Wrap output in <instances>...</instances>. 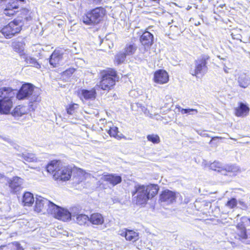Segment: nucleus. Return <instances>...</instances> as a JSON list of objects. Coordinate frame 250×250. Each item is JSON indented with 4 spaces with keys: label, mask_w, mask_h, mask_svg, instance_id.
Listing matches in <instances>:
<instances>
[{
    "label": "nucleus",
    "mask_w": 250,
    "mask_h": 250,
    "mask_svg": "<svg viewBox=\"0 0 250 250\" xmlns=\"http://www.w3.org/2000/svg\"><path fill=\"white\" fill-rule=\"evenodd\" d=\"M89 3L100 4L102 0H87Z\"/></svg>",
    "instance_id": "c03bdc74"
},
{
    "label": "nucleus",
    "mask_w": 250,
    "mask_h": 250,
    "mask_svg": "<svg viewBox=\"0 0 250 250\" xmlns=\"http://www.w3.org/2000/svg\"><path fill=\"white\" fill-rule=\"evenodd\" d=\"M219 138H221V137H214L212 138L211 141L214 140H215L216 139H219Z\"/></svg>",
    "instance_id": "8fccbe9b"
},
{
    "label": "nucleus",
    "mask_w": 250,
    "mask_h": 250,
    "mask_svg": "<svg viewBox=\"0 0 250 250\" xmlns=\"http://www.w3.org/2000/svg\"><path fill=\"white\" fill-rule=\"evenodd\" d=\"M16 95V90L9 87H3L0 88V100H12Z\"/></svg>",
    "instance_id": "4468645a"
},
{
    "label": "nucleus",
    "mask_w": 250,
    "mask_h": 250,
    "mask_svg": "<svg viewBox=\"0 0 250 250\" xmlns=\"http://www.w3.org/2000/svg\"><path fill=\"white\" fill-rule=\"evenodd\" d=\"M237 83L240 87L246 88L250 84V78L246 73L240 74L237 78Z\"/></svg>",
    "instance_id": "b1692460"
},
{
    "label": "nucleus",
    "mask_w": 250,
    "mask_h": 250,
    "mask_svg": "<svg viewBox=\"0 0 250 250\" xmlns=\"http://www.w3.org/2000/svg\"><path fill=\"white\" fill-rule=\"evenodd\" d=\"M7 0H0V6H2L5 5Z\"/></svg>",
    "instance_id": "49530a36"
},
{
    "label": "nucleus",
    "mask_w": 250,
    "mask_h": 250,
    "mask_svg": "<svg viewBox=\"0 0 250 250\" xmlns=\"http://www.w3.org/2000/svg\"><path fill=\"white\" fill-rule=\"evenodd\" d=\"M21 12L22 16L18 17L0 30V32L5 38L10 39L19 33L22 26L31 20L30 13L28 9L22 8L21 9Z\"/></svg>",
    "instance_id": "f257e3e1"
},
{
    "label": "nucleus",
    "mask_w": 250,
    "mask_h": 250,
    "mask_svg": "<svg viewBox=\"0 0 250 250\" xmlns=\"http://www.w3.org/2000/svg\"><path fill=\"white\" fill-rule=\"evenodd\" d=\"M17 108H15V109H14V110H15V112H16V111H17Z\"/></svg>",
    "instance_id": "3c124183"
},
{
    "label": "nucleus",
    "mask_w": 250,
    "mask_h": 250,
    "mask_svg": "<svg viewBox=\"0 0 250 250\" xmlns=\"http://www.w3.org/2000/svg\"><path fill=\"white\" fill-rule=\"evenodd\" d=\"M79 107V105L76 104H72L66 107L67 113L69 115H73L75 110Z\"/></svg>",
    "instance_id": "c9c22d12"
},
{
    "label": "nucleus",
    "mask_w": 250,
    "mask_h": 250,
    "mask_svg": "<svg viewBox=\"0 0 250 250\" xmlns=\"http://www.w3.org/2000/svg\"><path fill=\"white\" fill-rule=\"evenodd\" d=\"M34 88L35 86L31 83L23 84L20 90L16 91L17 98L19 100L29 99L31 103L40 101L39 90H35Z\"/></svg>",
    "instance_id": "7ed1b4c3"
},
{
    "label": "nucleus",
    "mask_w": 250,
    "mask_h": 250,
    "mask_svg": "<svg viewBox=\"0 0 250 250\" xmlns=\"http://www.w3.org/2000/svg\"><path fill=\"white\" fill-rule=\"evenodd\" d=\"M154 116H156V118L157 120H159L161 118V116L160 115H159L158 114H155Z\"/></svg>",
    "instance_id": "de8ad7c7"
},
{
    "label": "nucleus",
    "mask_w": 250,
    "mask_h": 250,
    "mask_svg": "<svg viewBox=\"0 0 250 250\" xmlns=\"http://www.w3.org/2000/svg\"><path fill=\"white\" fill-rule=\"evenodd\" d=\"M118 234L125 237L127 241L135 242L139 239V233L133 230L123 229L118 231Z\"/></svg>",
    "instance_id": "9b49d317"
},
{
    "label": "nucleus",
    "mask_w": 250,
    "mask_h": 250,
    "mask_svg": "<svg viewBox=\"0 0 250 250\" xmlns=\"http://www.w3.org/2000/svg\"><path fill=\"white\" fill-rule=\"evenodd\" d=\"M63 53L61 50H55L49 58V63L53 67H56L63 58Z\"/></svg>",
    "instance_id": "f3484780"
},
{
    "label": "nucleus",
    "mask_w": 250,
    "mask_h": 250,
    "mask_svg": "<svg viewBox=\"0 0 250 250\" xmlns=\"http://www.w3.org/2000/svg\"><path fill=\"white\" fill-rule=\"evenodd\" d=\"M235 110V115L237 116H241L244 115H246L248 113L249 108L246 104L240 103L239 106L236 108Z\"/></svg>",
    "instance_id": "c756f323"
},
{
    "label": "nucleus",
    "mask_w": 250,
    "mask_h": 250,
    "mask_svg": "<svg viewBox=\"0 0 250 250\" xmlns=\"http://www.w3.org/2000/svg\"><path fill=\"white\" fill-rule=\"evenodd\" d=\"M180 112L182 114L195 115L198 113V110L196 109L193 108H181Z\"/></svg>",
    "instance_id": "e433bc0d"
},
{
    "label": "nucleus",
    "mask_w": 250,
    "mask_h": 250,
    "mask_svg": "<svg viewBox=\"0 0 250 250\" xmlns=\"http://www.w3.org/2000/svg\"><path fill=\"white\" fill-rule=\"evenodd\" d=\"M127 56L123 51H121L115 56V62L118 64H121L125 61Z\"/></svg>",
    "instance_id": "473e14b6"
},
{
    "label": "nucleus",
    "mask_w": 250,
    "mask_h": 250,
    "mask_svg": "<svg viewBox=\"0 0 250 250\" xmlns=\"http://www.w3.org/2000/svg\"><path fill=\"white\" fill-rule=\"evenodd\" d=\"M8 183L11 192L16 193L21 188L22 179L19 177L15 176L12 179L8 180Z\"/></svg>",
    "instance_id": "ddd939ff"
},
{
    "label": "nucleus",
    "mask_w": 250,
    "mask_h": 250,
    "mask_svg": "<svg viewBox=\"0 0 250 250\" xmlns=\"http://www.w3.org/2000/svg\"><path fill=\"white\" fill-rule=\"evenodd\" d=\"M12 249L14 250H24L23 248L19 242L15 241L11 243Z\"/></svg>",
    "instance_id": "a19ab883"
},
{
    "label": "nucleus",
    "mask_w": 250,
    "mask_h": 250,
    "mask_svg": "<svg viewBox=\"0 0 250 250\" xmlns=\"http://www.w3.org/2000/svg\"><path fill=\"white\" fill-rule=\"evenodd\" d=\"M21 59L23 60L25 66L34 67L40 69L41 67V64L37 61V59L27 54H22Z\"/></svg>",
    "instance_id": "2eb2a0df"
},
{
    "label": "nucleus",
    "mask_w": 250,
    "mask_h": 250,
    "mask_svg": "<svg viewBox=\"0 0 250 250\" xmlns=\"http://www.w3.org/2000/svg\"><path fill=\"white\" fill-rule=\"evenodd\" d=\"M159 187L157 185L146 186L144 185H136L134 190L132 191L133 201L139 205H145L147 201L157 194Z\"/></svg>",
    "instance_id": "f03ea898"
},
{
    "label": "nucleus",
    "mask_w": 250,
    "mask_h": 250,
    "mask_svg": "<svg viewBox=\"0 0 250 250\" xmlns=\"http://www.w3.org/2000/svg\"><path fill=\"white\" fill-rule=\"evenodd\" d=\"M25 3V0H10L5 6L3 13L7 16L13 15L16 12L19 11V3Z\"/></svg>",
    "instance_id": "9d476101"
},
{
    "label": "nucleus",
    "mask_w": 250,
    "mask_h": 250,
    "mask_svg": "<svg viewBox=\"0 0 250 250\" xmlns=\"http://www.w3.org/2000/svg\"><path fill=\"white\" fill-rule=\"evenodd\" d=\"M149 48L150 47H146V46L143 45L140 47L139 49L138 54L136 56V59L140 61L143 60L147 61L149 57Z\"/></svg>",
    "instance_id": "412c9836"
},
{
    "label": "nucleus",
    "mask_w": 250,
    "mask_h": 250,
    "mask_svg": "<svg viewBox=\"0 0 250 250\" xmlns=\"http://www.w3.org/2000/svg\"><path fill=\"white\" fill-rule=\"evenodd\" d=\"M197 132L198 134H199L201 136H202L204 137H208V134L207 133H205V132L204 131L198 130V131H197Z\"/></svg>",
    "instance_id": "a18cd8bd"
},
{
    "label": "nucleus",
    "mask_w": 250,
    "mask_h": 250,
    "mask_svg": "<svg viewBox=\"0 0 250 250\" xmlns=\"http://www.w3.org/2000/svg\"><path fill=\"white\" fill-rule=\"evenodd\" d=\"M106 15V10L103 7H97L86 12L83 16V22L86 25L99 23Z\"/></svg>",
    "instance_id": "20e7f679"
},
{
    "label": "nucleus",
    "mask_w": 250,
    "mask_h": 250,
    "mask_svg": "<svg viewBox=\"0 0 250 250\" xmlns=\"http://www.w3.org/2000/svg\"><path fill=\"white\" fill-rule=\"evenodd\" d=\"M248 220H249V222L250 223V218H249Z\"/></svg>",
    "instance_id": "603ef678"
},
{
    "label": "nucleus",
    "mask_w": 250,
    "mask_h": 250,
    "mask_svg": "<svg viewBox=\"0 0 250 250\" xmlns=\"http://www.w3.org/2000/svg\"><path fill=\"white\" fill-rule=\"evenodd\" d=\"M75 69L73 68H70L69 69H66L65 71L63 72V74L64 75L70 77L73 73L75 72Z\"/></svg>",
    "instance_id": "37998d69"
},
{
    "label": "nucleus",
    "mask_w": 250,
    "mask_h": 250,
    "mask_svg": "<svg viewBox=\"0 0 250 250\" xmlns=\"http://www.w3.org/2000/svg\"><path fill=\"white\" fill-rule=\"evenodd\" d=\"M137 49L136 44L134 43H129L125 45L122 50L127 56L133 55Z\"/></svg>",
    "instance_id": "c85d7f7f"
},
{
    "label": "nucleus",
    "mask_w": 250,
    "mask_h": 250,
    "mask_svg": "<svg viewBox=\"0 0 250 250\" xmlns=\"http://www.w3.org/2000/svg\"><path fill=\"white\" fill-rule=\"evenodd\" d=\"M105 127H106L105 130L111 137H113L116 138L119 137L118 128L117 126L114 125L112 122L107 123Z\"/></svg>",
    "instance_id": "a878e982"
},
{
    "label": "nucleus",
    "mask_w": 250,
    "mask_h": 250,
    "mask_svg": "<svg viewBox=\"0 0 250 250\" xmlns=\"http://www.w3.org/2000/svg\"><path fill=\"white\" fill-rule=\"evenodd\" d=\"M117 73L113 69L104 71L102 73V80L99 84L96 85L97 89L109 91L115 84Z\"/></svg>",
    "instance_id": "39448f33"
},
{
    "label": "nucleus",
    "mask_w": 250,
    "mask_h": 250,
    "mask_svg": "<svg viewBox=\"0 0 250 250\" xmlns=\"http://www.w3.org/2000/svg\"><path fill=\"white\" fill-rule=\"evenodd\" d=\"M140 42L143 46L150 47L154 43V36L148 31H145L140 37Z\"/></svg>",
    "instance_id": "dca6fc26"
},
{
    "label": "nucleus",
    "mask_w": 250,
    "mask_h": 250,
    "mask_svg": "<svg viewBox=\"0 0 250 250\" xmlns=\"http://www.w3.org/2000/svg\"><path fill=\"white\" fill-rule=\"evenodd\" d=\"M89 217L84 214H80L76 217L75 221L80 225H84L89 222Z\"/></svg>",
    "instance_id": "2f4dec72"
},
{
    "label": "nucleus",
    "mask_w": 250,
    "mask_h": 250,
    "mask_svg": "<svg viewBox=\"0 0 250 250\" xmlns=\"http://www.w3.org/2000/svg\"><path fill=\"white\" fill-rule=\"evenodd\" d=\"M237 205V200L234 198H232L228 200L226 205L230 208H233Z\"/></svg>",
    "instance_id": "58836bf2"
},
{
    "label": "nucleus",
    "mask_w": 250,
    "mask_h": 250,
    "mask_svg": "<svg viewBox=\"0 0 250 250\" xmlns=\"http://www.w3.org/2000/svg\"><path fill=\"white\" fill-rule=\"evenodd\" d=\"M104 179L105 181L108 182L113 186L120 184L122 181L121 176L116 174H109L105 175L104 176Z\"/></svg>",
    "instance_id": "6ab92c4d"
},
{
    "label": "nucleus",
    "mask_w": 250,
    "mask_h": 250,
    "mask_svg": "<svg viewBox=\"0 0 250 250\" xmlns=\"http://www.w3.org/2000/svg\"><path fill=\"white\" fill-rule=\"evenodd\" d=\"M209 167L211 169L214 171L218 172H221L222 171V165L218 162L215 161L211 163Z\"/></svg>",
    "instance_id": "f704fd0d"
},
{
    "label": "nucleus",
    "mask_w": 250,
    "mask_h": 250,
    "mask_svg": "<svg viewBox=\"0 0 250 250\" xmlns=\"http://www.w3.org/2000/svg\"><path fill=\"white\" fill-rule=\"evenodd\" d=\"M90 222L93 225H102L104 222V219L103 215L99 213H93L89 217Z\"/></svg>",
    "instance_id": "bb28decb"
},
{
    "label": "nucleus",
    "mask_w": 250,
    "mask_h": 250,
    "mask_svg": "<svg viewBox=\"0 0 250 250\" xmlns=\"http://www.w3.org/2000/svg\"><path fill=\"white\" fill-rule=\"evenodd\" d=\"M12 107V100H0V113L1 114H8Z\"/></svg>",
    "instance_id": "5701e85b"
},
{
    "label": "nucleus",
    "mask_w": 250,
    "mask_h": 250,
    "mask_svg": "<svg viewBox=\"0 0 250 250\" xmlns=\"http://www.w3.org/2000/svg\"><path fill=\"white\" fill-rule=\"evenodd\" d=\"M62 165V163L59 160H52L46 166L47 171L52 174L54 177V173L57 171Z\"/></svg>",
    "instance_id": "aec40b11"
},
{
    "label": "nucleus",
    "mask_w": 250,
    "mask_h": 250,
    "mask_svg": "<svg viewBox=\"0 0 250 250\" xmlns=\"http://www.w3.org/2000/svg\"><path fill=\"white\" fill-rule=\"evenodd\" d=\"M147 140L154 144H157L160 142V138L157 135L151 134L147 136Z\"/></svg>",
    "instance_id": "4c0bfd02"
},
{
    "label": "nucleus",
    "mask_w": 250,
    "mask_h": 250,
    "mask_svg": "<svg viewBox=\"0 0 250 250\" xmlns=\"http://www.w3.org/2000/svg\"><path fill=\"white\" fill-rule=\"evenodd\" d=\"M24 45L25 43L22 40L15 41L12 42L11 45L13 50L19 54L20 57L22 54L25 53L24 51Z\"/></svg>",
    "instance_id": "4be33fe9"
},
{
    "label": "nucleus",
    "mask_w": 250,
    "mask_h": 250,
    "mask_svg": "<svg viewBox=\"0 0 250 250\" xmlns=\"http://www.w3.org/2000/svg\"><path fill=\"white\" fill-rule=\"evenodd\" d=\"M238 235L240 237L241 240L243 242H244V240H246L248 238L246 230L245 229L241 230Z\"/></svg>",
    "instance_id": "79ce46f5"
},
{
    "label": "nucleus",
    "mask_w": 250,
    "mask_h": 250,
    "mask_svg": "<svg viewBox=\"0 0 250 250\" xmlns=\"http://www.w3.org/2000/svg\"><path fill=\"white\" fill-rule=\"evenodd\" d=\"M71 174V167L62 166V165L58 171L54 173L53 178L55 180L67 181L70 178Z\"/></svg>",
    "instance_id": "1a4fd4ad"
},
{
    "label": "nucleus",
    "mask_w": 250,
    "mask_h": 250,
    "mask_svg": "<svg viewBox=\"0 0 250 250\" xmlns=\"http://www.w3.org/2000/svg\"><path fill=\"white\" fill-rule=\"evenodd\" d=\"M175 199V193L168 189L163 191L160 196V200L161 203H164L167 205L172 203Z\"/></svg>",
    "instance_id": "f8f14e48"
},
{
    "label": "nucleus",
    "mask_w": 250,
    "mask_h": 250,
    "mask_svg": "<svg viewBox=\"0 0 250 250\" xmlns=\"http://www.w3.org/2000/svg\"><path fill=\"white\" fill-rule=\"evenodd\" d=\"M99 90L96 88V86L90 90H82V95L85 100H94L96 97V90Z\"/></svg>",
    "instance_id": "393cba45"
},
{
    "label": "nucleus",
    "mask_w": 250,
    "mask_h": 250,
    "mask_svg": "<svg viewBox=\"0 0 250 250\" xmlns=\"http://www.w3.org/2000/svg\"><path fill=\"white\" fill-rule=\"evenodd\" d=\"M169 80L167 73L164 70H159L155 72L154 75V81L159 84L167 83Z\"/></svg>",
    "instance_id": "a211bd4d"
},
{
    "label": "nucleus",
    "mask_w": 250,
    "mask_h": 250,
    "mask_svg": "<svg viewBox=\"0 0 250 250\" xmlns=\"http://www.w3.org/2000/svg\"><path fill=\"white\" fill-rule=\"evenodd\" d=\"M34 202L33 194L30 192H25L22 196V203L24 206H31Z\"/></svg>",
    "instance_id": "cd10ccee"
},
{
    "label": "nucleus",
    "mask_w": 250,
    "mask_h": 250,
    "mask_svg": "<svg viewBox=\"0 0 250 250\" xmlns=\"http://www.w3.org/2000/svg\"><path fill=\"white\" fill-rule=\"evenodd\" d=\"M3 178H6V177L3 174L0 173V180Z\"/></svg>",
    "instance_id": "09e8293b"
},
{
    "label": "nucleus",
    "mask_w": 250,
    "mask_h": 250,
    "mask_svg": "<svg viewBox=\"0 0 250 250\" xmlns=\"http://www.w3.org/2000/svg\"><path fill=\"white\" fill-rule=\"evenodd\" d=\"M239 167L236 165H230L226 168V171L229 172H232L234 174L239 171Z\"/></svg>",
    "instance_id": "ea45409f"
},
{
    "label": "nucleus",
    "mask_w": 250,
    "mask_h": 250,
    "mask_svg": "<svg viewBox=\"0 0 250 250\" xmlns=\"http://www.w3.org/2000/svg\"><path fill=\"white\" fill-rule=\"evenodd\" d=\"M210 60V57L207 54H202L199 56L194 62V70L191 74L198 77L202 76L206 74L208 71V63Z\"/></svg>",
    "instance_id": "423d86ee"
},
{
    "label": "nucleus",
    "mask_w": 250,
    "mask_h": 250,
    "mask_svg": "<svg viewBox=\"0 0 250 250\" xmlns=\"http://www.w3.org/2000/svg\"><path fill=\"white\" fill-rule=\"evenodd\" d=\"M82 208L80 206H75L70 208V214H71V218L72 217H76L80 214H81Z\"/></svg>",
    "instance_id": "72a5a7b5"
},
{
    "label": "nucleus",
    "mask_w": 250,
    "mask_h": 250,
    "mask_svg": "<svg viewBox=\"0 0 250 250\" xmlns=\"http://www.w3.org/2000/svg\"><path fill=\"white\" fill-rule=\"evenodd\" d=\"M19 157H21L25 162H34L36 160V158L34 154L29 153H23L22 154H19Z\"/></svg>",
    "instance_id": "7c9ffc66"
},
{
    "label": "nucleus",
    "mask_w": 250,
    "mask_h": 250,
    "mask_svg": "<svg viewBox=\"0 0 250 250\" xmlns=\"http://www.w3.org/2000/svg\"><path fill=\"white\" fill-rule=\"evenodd\" d=\"M53 202L42 196H37L35 211L44 214L46 212L48 213L49 208L53 204Z\"/></svg>",
    "instance_id": "6e6552de"
},
{
    "label": "nucleus",
    "mask_w": 250,
    "mask_h": 250,
    "mask_svg": "<svg viewBox=\"0 0 250 250\" xmlns=\"http://www.w3.org/2000/svg\"><path fill=\"white\" fill-rule=\"evenodd\" d=\"M48 214H51L55 218L63 221H68L71 220L70 211L54 203H53L49 208Z\"/></svg>",
    "instance_id": "0eeeda50"
}]
</instances>
